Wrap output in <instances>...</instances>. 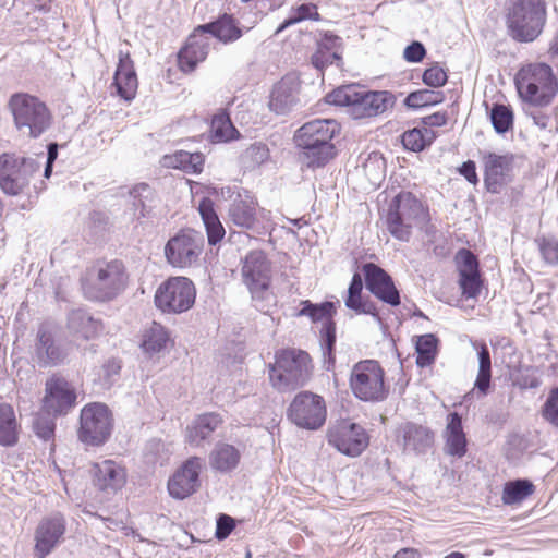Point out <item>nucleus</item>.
<instances>
[{
	"label": "nucleus",
	"instance_id": "nucleus-1",
	"mask_svg": "<svg viewBox=\"0 0 558 558\" xmlns=\"http://www.w3.org/2000/svg\"><path fill=\"white\" fill-rule=\"evenodd\" d=\"M339 124L332 119H316L303 124L295 133L298 147L302 148L301 159L307 168L324 167L335 156L331 143L339 132Z\"/></svg>",
	"mask_w": 558,
	"mask_h": 558
},
{
	"label": "nucleus",
	"instance_id": "nucleus-2",
	"mask_svg": "<svg viewBox=\"0 0 558 558\" xmlns=\"http://www.w3.org/2000/svg\"><path fill=\"white\" fill-rule=\"evenodd\" d=\"M8 108L17 133L25 138L36 140L47 133L53 123V116L44 100L28 93L10 96Z\"/></svg>",
	"mask_w": 558,
	"mask_h": 558
},
{
	"label": "nucleus",
	"instance_id": "nucleus-3",
	"mask_svg": "<svg viewBox=\"0 0 558 558\" xmlns=\"http://www.w3.org/2000/svg\"><path fill=\"white\" fill-rule=\"evenodd\" d=\"M514 85L523 102L539 108L549 106L558 93V81L546 63L522 66L515 74Z\"/></svg>",
	"mask_w": 558,
	"mask_h": 558
},
{
	"label": "nucleus",
	"instance_id": "nucleus-4",
	"mask_svg": "<svg viewBox=\"0 0 558 558\" xmlns=\"http://www.w3.org/2000/svg\"><path fill=\"white\" fill-rule=\"evenodd\" d=\"M328 104L347 107L353 119L376 117L384 113L395 104L390 92H366L357 85L341 86L326 96Z\"/></svg>",
	"mask_w": 558,
	"mask_h": 558
},
{
	"label": "nucleus",
	"instance_id": "nucleus-5",
	"mask_svg": "<svg viewBox=\"0 0 558 558\" xmlns=\"http://www.w3.org/2000/svg\"><path fill=\"white\" fill-rule=\"evenodd\" d=\"M429 220L428 210L410 192H401L390 202L385 223L389 233L408 242L413 228H422Z\"/></svg>",
	"mask_w": 558,
	"mask_h": 558
},
{
	"label": "nucleus",
	"instance_id": "nucleus-6",
	"mask_svg": "<svg viewBox=\"0 0 558 558\" xmlns=\"http://www.w3.org/2000/svg\"><path fill=\"white\" fill-rule=\"evenodd\" d=\"M129 276L121 260H99L87 272L83 291L92 301H111L123 292Z\"/></svg>",
	"mask_w": 558,
	"mask_h": 558
},
{
	"label": "nucleus",
	"instance_id": "nucleus-7",
	"mask_svg": "<svg viewBox=\"0 0 558 558\" xmlns=\"http://www.w3.org/2000/svg\"><path fill=\"white\" fill-rule=\"evenodd\" d=\"M546 20L543 0H510L507 13V28L511 38L531 43L542 33Z\"/></svg>",
	"mask_w": 558,
	"mask_h": 558
},
{
	"label": "nucleus",
	"instance_id": "nucleus-8",
	"mask_svg": "<svg viewBox=\"0 0 558 558\" xmlns=\"http://www.w3.org/2000/svg\"><path fill=\"white\" fill-rule=\"evenodd\" d=\"M312 360L307 352L295 349L281 350L269 368L272 386L279 391L303 386L312 375Z\"/></svg>",
	"mask_w": 558,
	"mask_h": 558
},
{
	"label": "nucleus",
	"instance_id": "nucleus-9",
	"mask_svg": "<svg viewBox=\"0 0 558 558\" xmlns=\"http://www.w3.org/2000/svg\"><path fill=\"white\" fill-rule=\"evenodd\" d=\"M349 385L353 396L364 402H380L388 395L385 372L375 360H364L354 364Z\"/></svg>",
	"mask_w": 558,
	"mask_h": 558
},
{
	"label": "nucleus",
	"instance_id": "nucleus-10",
	"mask_svg": "<svg viewBox=\"0 0 558 558\" xmlns=\"http://www.w3.org/2000/svg\"><path fill=\"white\" fill-rule=\"evenodd\" d=\"M205 239L201 231L181 229L165 245V257L173 268L186 269L197 266L204 250Z\"/></svg>",
	"mask_w": 558,
	"mask_h": 558
},
{
	"label": "nucleus",
	"instance_id": "nucleus-11",
	"mask_svg": "<svg viewBox=\"0 0 558 558\" xmlns=\"http://www.w3.org/2000/svg\"><path fill=\"white\" fill-rule=\"evenodd\" d=\"M112 414L104 403H88L81 410L77 437L87 446L98 447L110 437L113 427Z\"/></svg>",
	"mask_w": 558,
	"mask_h": 558
},
{
	"label": "nucleus",
	"instance_id": "nucleus-12",
	"mask_svg": "<svg viewBox=\"0 0 558 558\" xmlns=\"http://www.w3.org/2000/svg\"><path fill=\"white\" fill-rule=\"evenodd\" d=\"M242 281L254 300H266L271 294V263L260 250L248 252L242 259Z\"/></svg>",
	"mask_w": 558,
	"mask_h": 558
},
{
	"label": "nucleus",
	"instance_id": "nucleus-13",
	"mask_svg": "<svg viewBox=\"0 0 558 558\" xmlns=\"http://www.w3.org/2000/svg\"><path fill=\"white\" fill-rule=\"evenodd\" d=\"M195 298V286L189 278L172 277L157 289L155 304L163 313L180 314L193 306Z\"/></svg>",
	"mask_w": 558,
	"mask_h": 558
},
{
	"label": "nucleus",
	"instance_id": "nucleus-14",
	"mask_svg": "<svg viewBox=\"0 0 558 558\" xmlns=\"http://www.w3.org/2000/svg\"><path fill=\"white\" fill-rule=\"evenodd\" d=\"M38 170L33 158H17L14 155L0 156V189L8 195H19L29 184L32 175Z\"/></svg>",
	"mask_w": 558,
	"mask_h": 558
},
{
	"label": "nucleus",
	"instance_id": "nucleus-15",
	"mask_svg": "<svg viewBox=\"0 0 558 558\" xmlns=\"http://www.w3.org/2000/svg\"><path fill=\"white\" fill-rule=\"evenodd\" d=\"M289 417L302 428L318 429L327 417L326 402L322 396L311 391L299 392L289 407Z\"/></svg>",
	"mask_w": 558,
	"mask_h": 558
},
{
	"label": "nucleus",
	"instance_id": "nucleus-16",
	"mask_svg": "<svg viewBox=\"0 0 558 558\" xmlns=\"http://www.w3.org/2000/svg\"><path fill=\"white\" fill-rule=\"evenodd\" d=\"M328 442L339 452L357 457L368 446V436L365 429L355 423L342 420L328 429Z\"/></svg>",
	"mask_w": 558,
	"mask_h": 558
},
{
	"label": "nucleus",
	"instance_id": "nucleus-17",
	"mask_svg": "<svg viewBox=\"0 0 558 558\" xmlns=\"http://www.w3.org/2000/svg\"><path fill=\"white\" fill-rule=\"evenodd\" d=\"M76 402V392L62 377L52 376L46 381L43 410L48 415H64Z\"/></svg>",
	"mask_w": 558,
	"mask_h": 558
},
{
	"label": "nucleus",
	"instance_id": "nucleus-18",
	"mask_svg": "<svg viewBox=\"0 0 558 558\" xmlns=\"http://www.w3.org/2000/svg\"><path fill=\"white\" fill-rule=\"evenodd\" d=\"M65 533V519L57 512L45 517L35 530V554L39 558L49 555L62 541Z\"/></svg>",
	"mask_w": 558,
	"mask_h": 558
},
{
	"label": "nucleus",
	"instance_id": "nucleus-19",
	"mask_svg": "<svg viewBox=\"0 0 558 558\" xmlns=\"http://www.w3.org/2000/svg\"><path fill=\"white\" fill-rule=\"evenodd\" d=\"M204 461L198 457L187 459L168 481V490L175 499H185L199 487V472Z\"/></svg>",
	"mask_w": 558,
	"mask_h": 558
},
{
	"label": "nucleus",
	"instance_id": "nucleus-20",
	"mask_svg": "<svg viewBox=\"0 0 558 558\" xmlns=\"http://www.w3.org/2000/svg\"><path fill=\"white\" fill-rule=\"evenodd\" d=\"M90 473L94 486L107 497L116 495L126 483L124 466L113 460L94 463Z\"/></svg>",
	"mask_w": 558,
	"mask_h": 558
},
{
	"label": "nucleus",
	"instance_id": "nucleus-21",
	"mask_svg": "<svg viewBox=\"0 0 558 558\" xmlns=\"http://www.w3.org/2000/svg\"><path fill=\"white\" fill-rule=\"evenodd\" d=\"M366 289L380 301L397 306L400 304V294L391 277L374 263L363 266Z\"/></svg>",
	"mask_w": 558,
	"mask_h": 558
},
{
	"label": "nucleus",
	"instance_id": "nucleus-22",
	"mask_svg": "<svg viewBox=\"0 0 558 558\" xmlns=\"http://www.w3.org/2000/svg\"><path fill=\"white\" fill-rule=\"evenodd\" d=\"M66 357L65 350L57 342L53 328L48 324L40 325L35 343L34 359L40 367L61 364Z\"/></svg>",
	"mask_w": 558,
	"mask_h": 558
},
{
	"label": "nucleus",
	"instance_id": "nucleus-23",
	"mask_svg": "<svg viewBox=\"0 0 558 558\" xmlns=\"http://www.w3.org/2000/svg\"><path fill=\"white\" fill-rule=\"evenodd\" d=\"M398 439L404 452L423 454L433 447L434 433L427 426L407 422L398 428Z\"/></svg>",
	"mask_w": 558,
	"mask_h": 558
},
{
	"label": "nucleus",
	"instance_id": "nucleus-24",
	"mask_svg": "<svg viewBox=\"0 0 558 558\" xmlns=\"http://www.w3.org/2000/svg\"><path fill=\"white\" fill-rule=\"evenodd\" d=\"M210 49V37L199 26L195 28L186 40L185 46L179 51V66L183 72H192L196 65L204 61Z\"/></svg>",
	"mask_w": 558,
	"mask_h": 558
},
{
	"label": "nucleus",
	"instance_id": "nucleus-25",
	"mask_svg": "<svg viewBox=\"0 0 558 558\" xmlns=\"http://www.w3.org/2000/svg\"><path fill=\"white\" fill-rule=\"evenodd\" d=\"M300 80L288 74L279 81L270 95L269 108L277 114L289 113L299 102Z\"/></svg>",
	"mask_w": 558,
	"mask_h": 558
},
{
	"label": "nucleus",
	"instance_id": "nucleus-26",
	"mask_svg": "<svg viewBox=\"0 0 558 558\" xmlns=\"http://www.w3.org/2000/svg\"><path fill=\"white\" fill-rule=\"evenodd\" d=\"M117 94L126 101L135 97L138 81L129 52H119V62L113 77Z\"/></svg>",
	"mask_w": 558,
	"mask_h": 558
},
{
	"label": "nucleus",
	"instance_id": "nucleus-27",
	"mask_svg": "<svg viewBox=\"0 0 558 558\" xmlns=\"http://www.w3.org/2000/svg\"><path fill=\"white\" fill-rule=\"evenodd\" d=\"M513 157L511 155H497L489 153L484 157L485 185L492 193H498L505 183V178L511 169Z\"/></svg>",
	"mask_w": 558,
	"mask_h": 558
},
{
	"label": "nucleus",
	"instance_id": "nucleus-28",
	"mask_svg": "<svg viewBox=\"0 0 558 558\" xmlns=\"http://www.w3.org/2000/svg\"><path fill=\"white\" fill-rule=\"evenodd\" d=\"M222 424V418L217 413L198 415L186 427V439L192 446H201Z\"/></svg>",
	"mask_w": 558,
	"mask_h": 558
},
{
	"label": "nucleus",
	"instance_id": "nucleus-29",
	"mask_svg": "<svg viewBox=\"0 0 558 558\" xmlns=\"http://www.w3.org/2000/svg\"><path fill=\"white\" fill-rule=\"evenodd\" d=\"M446 452L453 457H463L466 452V438L462 428V420L459 413L452 412L448 415L445 430Z\"/></svg>",
	"mask_w": 558,
	"mask_h": 558
},
{
	"label": "nucleus",
	"instance_id": "nucleus-30",
	"mask_svg": "<svg viewBox=\"0 0 558 558\" xmlns=\"http://www.w3.org/2000/svg\"><path fill=\"white\" fill-rule=\"evenodd\" d=\"M199 31L210 34L225 44L235 41L242 36L239 23L229 14L221 15L215 22L199 25Z\"/></svg>",
	"mask_w": 558,
	"mask_h": 558
},
{
	"label": "nucleus",
	"instance_id": "nucleus-31",
	"mask_svg": "<svg viewBox=\"0 0 558 558\" xmlns=\"http://www.w3.org/2000/svg\"><path fill=\"white\" fill-rule=\"evenodd\" d=\"M241 460L240 450L227 442H217L209 453L210 466L221 473L234 470Z\"/></svg>",
	"mask_w": 558,
	"mask_h": 558
},
{
	"label": "nucleus",
	"instance_id": "nucleus-32",
	"mask_svg": "<svg viewBox=\"0 0 558 558\" xmlns=\"http://www.w3.org/2000/svg\"><path fill=\"white\" fill-rule=\"evenodd\" d=\"M68 326L73 333L85 340L95 338L102 329L101 323L83 310L70 313Z\"/></svg>",
	"mask_w": 558,
	"mask_h": 558
},
{
	"label": "nucleus",
	"instance_id": "nucleus-33",
	"mask_svg": "<svg viewBox=\"0 0 558 558\" xmlns=\"http://www.w3.org/2000/svg\"><path fill=\"white\" fill-rule=\"evenodd\" d=\"M230 220L245 229H257L258 218L256 206L252 201L235 198L229 208Z\"/></svg>",
	"mask_w": 558,
	"mask_h": 558
},
{
	"label": "nucleus",
	"instance_id": "nucleus-34",
	"mask_svg": "<svg viewBox=\"0 0 558 558\" xmlns=\"http://www.w3.org/2000/svg\"><path fill=\"white\" fill-rule=\"evenodd\" d=\"M162 165L168 168L180 169L186 173L197 174L203 170L204 155L178 150L162 158Z\"/></svg>",
	"mask_w": 558,
	"mask_h": 558
},
{
	"label": "nucleus",
	"instance_id": "nucleus-35",
	"mask_svg": "<svg viewBox=\"0 0 558 558\" xmlns=\"http://www.w3.org/2000/svg\"><path fill=\"white\" fill-rule=\"evenodd\" d=\"M473 348L477 350L478 357V372L474 381V389H476L477 397H485L490 388L492 379V361L490 353L486 343H472Z\"/></svg>",
	"mask_w": 558,
	"mask_h": 558
},
{
	"label": "nucleus",
	"instance_id": "nucleus-36",
	"mask_svg": "<svg viewBox=\"0 0 558 558\" xmlns=\"http://www.w3.org/2000/svg\"><path fill=\"white\" fill-rule=\"evenodd\" d=\"M198 211L204 222L208 243L216 245L225 235V229L214 209V204L209 198H203L198 205Z\"/></svg>",
	"mask_w": 558,
	"mask_h": 558
},
{
	"label": "nucleus",
	"instance_id": "nucleus-37",
	"mask_svg": "<svg viewBox=\"0 0 558 558\" xmlns=\"http://www.w3.org/2000/svg\"><path fill=\"white\" fill-rule=\"evenodd\" d=\"M132 208L137 220L149 217L153 211L154 192L146 183H140L130 190Z\"/></svg>",
	"mask_w": 558,
	"mask_h": 558
},
{
	"label": "nucleus",
	"instance_id": "nucleus-38",
	"mask_svg": "<svg viewBox=\"0 0 558 558\" xmlns=\"http://www.w3.org/2000/svg\"><path fill=\"white\" fill-rule=\"evenodd\" d=\"M17 441V424L10 404L0 403V445L14 446Z\"/></svg>",
	"mask_w": 558,
	"mask_h": 558
},
{
	"label": "nucleus",
	"instance_id": "nucleus-39",
	"mask_svg": "<svg viewBox=\"0 0 558 558\" xmlns=\"http://www.w3.org/2000/svg\"><path fill=\"white\" fill-rule=\"evenodd\" d=\"M301 308L298 312V316H307L311 318L313 323L317 322H332V316L336 313V307L333 302H323L320 304L312 303L308 300L301 302Z\"/></svg>",
	"mask_w": 558,
	"mask_h": 558
},
{
	"label": "nucleus",
	"instance_id": "nucleus-40",
	"mask_svg": "<svg viewBox=\"0 0 558 558\" xmlns=\"http://www.w3.org/2000/svg\"><path fill=\"white\" fill-rule=\"evenodd\" d=\"M534 493V485L529 480L507 482L504 486L501 500L505 505H514L523 501Z\"/></svg>",
	"mask_w": 558,
	"mask_h": 558
},
{
	"label": "nucleus",
	"instance_id": "nucleus-41",
	"mask_svg": "<svg viewBox=\"0 0 558 558\" xmlns=\"http://www.w3.org/2000/svg\"><path fill=\"white\" fill-rule=\"evenodd\" d=\"M438 339L432 333L417 337L415 351L417 353L416 365L421 368L432 365L437 355Z\"/></svg>",
	"mask_w": 558,
	"mask_h": 558
},
{
	"label": "nucleus",
	"instance_id": "nucleus-42",
	"mask_svg": "<svg viewBox=\"0 0 558 558\" xmlns=\"http://www.w3.org/2000/svg\"><path fill=\"white\" fill-rule=\"evenodd\" d=\"M169 335L163 326L154 322L145 331L142 348L147 353H158L165 349Z\"/></svg>",
	"mask_w": 558,
	"mask_h": 558
},
{
	"label": "nucleus",
	"instance_id": "nucleus-43",
	"mask_svg": "<svg viewBox=\"0 0 558 558\" xmlns=\"http://www.w3.org/2000/svg\"><path fill=\"white\" fill-rule=\"evenodd\" d=\"M211 137L215 142H229L239 136L238 130L225 112L214 116L210 125Z\"/></svg>",
	"mask_w": 558,
	"mask_h": 558
},
{
	"label": "nucleus",
	"instance_id": "nucleus-44",
	"mask_svg": "<svg viewBox=\"0 0 558 558\" xmlns=\"http://www.w3.org/2000/svg\"><path fill=\"white\" fill-rule=\"evenodd\" d=\"M326 43L323 44L316 54L312 57V62L317 69H323L329 64H333L335 62H340L341 54L338 51H329L327 47V43L330 44V47H337L341 44V38L336 35H325Z\"/></svg>",
	"mask_w": 558,
	"mask_h": 558
},
{
	"label": "nucleus",
	"instance_id": "nucleus-45",
	"mask_svg": "<svg viewBox=\"0 0 558 558\" xmlns=\"http://www.w3.org/2000/svg\"><path fill=\"white\" fill-rule=\"evenodd\" d=\"M534 243L543 262L548 266L558 265V240L551 234H538Z\"/></svg>",
	"mask_w": 558,
	"mask_h": 558
},
{
	"label": "nucleus",
	"instance_id": "nucleus-46",
	"mask_svg": "<svg viewBox=\"0 0 558 558\" xmlns=\"http://www.w3.org/2000/svg\"><path fill=\"white\" fill-rule=\"evenodd\" d=\"M434 133L429 129L424 130L412 129L403 133L402 144L405 149L412 151H422L427 145L432 143Z\"/></svg>",
	"mask_w": 558,
	"mask_h": 558
},
{
	"label": "nucleus",
	"instance_id": "nucleus-47",
	"mask_svg": "<svg viewBox=\"0 0 558 558\" xmlns=\"http://www.w3.org/2000/svg\"><path fill=\"white\" fill-rule=\"evenodd\" d=\"M304 20H319V13L317 12V8L315 4L303 3L296 8H293L290 12V15L278 26V28L276 29V34L281 33L287 27Z\"/></svg>",
	"mask_w": 558,
	"mask_h": 558
},
{
	"label": "nucleus",
	"instance_id": "nucleus-48",
	"mask_svg": "<svg viewBox=\"0 0 558 558\" xmlns=\"http://www.w3.org/2000/svg\"><path fill=\"white\" fill-rule=\"evenodd\" d=\"M490 121L498 134H505L513 125V111L506 105L495 104L490 110Z\"/></svg>",
	"mask_w": 558,
	"mask_h": 558
},
{
	"label": "nucleus",
	"instance_id": "nucleus-49",
	"mask_svg": "<svg viewBox=\"0 0 558 558\" xmlns=\"http://www.w3.org/2000/svg\"><path fill=\"white\" fill-rule=\"evenodd\" d=\"M444 94L429 89H422L410 93L404 99V105L409 108H421L442 102Z\"/></svg>",
	"mask_w": 558,
	"mask_h": 558
},
{
	"label": "nucleus",
	"instance_id": "nucleus-50",
	"mask_svg": "<svg viewBox=\"0 0 558 558\" xmlns=\"http://www.w3.org/2000/svg\"><path fill=\"white\" fill-rule=\"evenodd\" d=\"M269 157V150L263 143H254L243 154V160L247 167H257Z\"/></svg>",
	"mask_w": 558,
	"mask_h": 558
},
{
	"label": "nucleus",
	"instance_id": "nucleus-51",
	"mask_svg": "<svg viewBox=\"0 0 558 558\" xmlns=\"http://www.w3.org/2000/svg\"><path fill=\"white\" fill-rule=\"evenodd\" d=\"M456 262L459 276L480 272L477 258L470 250L461 248L456 255Z\"/></svg>",
	"mask_w": 558,
	"mask_h": 558
},
{
	"label": "nucleus",
	"instance_id": "nucleus-52",
	"mask_svg": "<svg viewBox=\"0 0 558 558\" xmlns=\"http://www.w3.org/2000/svg\"><path fill=\"white\" fill-rule=\"evenodd\" d=\"M459 286L465 298H476L482 286L480 272L459 276Z\"/></svg>",
	"mask_w": 558,
	"mask_h": 558
},
{
	"label": "nucleus",
	"instance_id": "nucleus-53",
	"mask_svg": "<svg viewBox=\"0 0 558 558\" xmlns=\"http://www.w3.org/2000/svg\"><path fill=\"white\" fill-rule=\"evenodd\" d=\"M543 417L558 428V387L550 390L542 409Z\"/></svg>",
	"mask_w": 558,
	"mask_h": 558
},
{
	"label": "nucleus",
	"instance_id": "nucleus-54",
	"mask_svg": "<svg viewBox=\"0 0 558 558\" xmlns=\"http://www.w3.org/2000/svg\"><path fill=\"white\" fill-rule=\"evenodd\" d=\"M320 342L324 356L331 359L336 343V325L333 322L325 323L320 330Z\"/></svg>",
	"mask_w": 558,
	"mask_h": 558
},
{
	"label": "nucleus",
	"instance_id": "nucleus-55",
	"mask_svg": "<svg viewBox=\"0 0 558 558\" xmlns=\"http://www.w3.org/2000/svg\"><path fill=\"white\" fill-rule=\"evenodd\" d=\"M422 78L427 86L441 87L446 84L448 76L441 66L435 64L424 71Z\"/></svg>",
	"mask_w": 558,
	"mask_h": 558
},
{
	"label": "nucleus",
	"instance_id": "nucleus-56",
	"mask_svg": "<svg viewBox=\"0 0 558 558\" xmlns=\"http://www.w3.org/2000/svg\"><path fill=\"white\" fill-rule=\"evenodd\" d=\"M345 306L356 314H371L376 315V307L372 302L363 301L362 294L352 295L348 294L345 299Z\"/></svg>",
	"mask_w": 558,
	"mask_h": 558
},
{
	"label": "nucleus",
	"instance_id": "nucleus-57",
	"mask_svg": "<svg viewBox=\"0 0 558 558\" xmlns=\"http://www.w3.org/2000/svg\"><path fill=\"white\" fill-rule=\"evenodd\" d=\"M33 427L39 438L48 440L53 436L56 425L49 417L37 416L33 422Z\"/></svg>",
	"mask_w": 558,
	"mask_h": 558
},
{
	"label": "nucleus",
	"instance_id": "nucleus-58",
	"mask_svg": "<svg viewBox=\"0 0 558 558\" xmlns=\"http://www.w3.org/2000/svg\"><path fill=\"white\" fill-rule=\"evenodd\" d=\"M426 54V49L424 45L420 41H413L409 46L405 47L403 51V58L408 62L417 63L421 62Z\"/></svg>",
	"mask_w": 558,
	"mask_h": 558
},
{
	"label": "nucleus",
	"instance_id": "nucleus-59",
	"mask_svg": "<svg viewBox=\"0 0 558 558\" xmlns=\"http://www.w3.org/2000/svg\"><path fill=\"white\" fill-rule=\"evenodd\" d=\"M234 520L230 515L220 514L217 519V526L215 533L216 537L218 539L227 538L234 529Z\"/></svg>",
	"mask_w": 558,
	"mask_h": 558
},
{
	"label": "nucleus",
	"instance_id": "nucleus-60",
	"mask_svg": "<svg viewBox=\"0 0 558 558\" xmlns=\"http://www.w3.org/2000/svg\"><path fill=\"white\" fill-rule=\"evenodd\" d=\"M120 369H121V364L118 360H116V359L108 360L102 365V372H104V377H105L106 384H112V381L114 380V377L118 376Z\"/></svg>",
	"mask_w": 558,
	"mask_h": 558
},
{
	"label": "nucleus",
	"instance_id": "nucleus-61",
	"mask_svg": "<svg viewBox=\"0 0 558 558\" xmlns=\"http://www.w3.org/2000/svg\"><path fill=\"white\" fill-rule=\"evenodd\" d=\"M459 173L463 175L471 184L475 185L478 182L476 166L472 160L464 161L459 168Z\"/></svg>",
	"mask_w": 558,
	"mask_h": 558
},
{
	"label": "nucleus",
	"instance_id": "nucleus-62",
	"mask_svg": "<svg viewBox=\"0 0 558 558\" xmlns=\"http://www.w3.org/2000/svg\"><path fill=\"white\" fill-rule=\"evenodd\" d=\"M423 124L428 129L433 126H442L447 123L446 112H435L422 119Z\"/></svg>",
	"mask_w": 558,
	"mask_h": 558
},
{
	"label": "nucleus",
	"instance_id": "nucleus-63",
	"mask_svg": "<svg viewBox=\"0 0 558 558\" xmlns=\"http://www.w3.org/2000/svg\"><path fill=\"white\" fill-rule=\"evenodd\" d=\"M363 290V280L361 275L354 274L352 280L350 282L348 294L357 295L362 294Z\"/></svg>",
	"mask_w": 558,
	"mask_h": 558
},
{
	"label": "nucleus",
	"instance_id": "nucleus-64",
	"mask_svg": "<svg viewBox=\"0 0 558 558\" xmlns=\"http://www.w3.org/2000/svg\"><path fill=\"white\" fill-rule=\"evenodd\" d=\"M257 218H258V228L256 230H259V229L265 230L269 227V225L271 222L270 211L260 209L257 215Z\"/></svg>",
	"mask_w": 558,
	"mask_h": 558
}]
</instances>
